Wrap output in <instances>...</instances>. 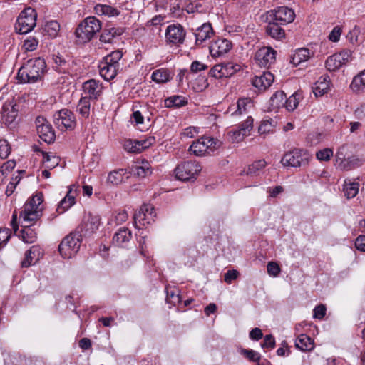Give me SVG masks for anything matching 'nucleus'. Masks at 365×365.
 <instances>
[{
	"instance_id": "62",
	"label": "nucleus",
	"mask_w": 365,
	"mask_h": 365,
	"mask_svg": "<svg viewBox=\"0 0 365 365\" xmlns=\"http://www.w3.org/2000/svg\"><path fill=\"white\" fill-rule=\"evenodd\" d=\"M275 346V339L272 335H266L264 339V342L262 344V348L273 349Z\"/></svg>"
},
{
	"instance_id": "23",
	"label": "nucleus",
	"mask_w": 365,
	"mask_h": 365,
	"mask_svg": "<svg viewBox=\"0 0 365 365\" xmlns=\"http://www.w3.org/2000/svg\"><path fill=\"white\" fill-rule=\"evenodd\" d=\"M74 188V185H71L66 195L59 202L56 209L59 213H63L76 203V191L73 190Z\"/></svg>"
},
{
	"instance_id": "20",
	"label": "nucleus",
	"mask_w": 365,
	"mask_h": 365,
	"mask_svg": "<svg viewBox=\"0 0 365 365\" xmlns=\"http://www.w3.org/2000/svg\"><path fill=\"white\" fill-rule=\"evenodd\" d=\"M232 47V43L227 39H218L214 41L209 47L210 53L212 57H219L227 53Z\"/></svg>"
},
{
	"instance_id": "30",
	"label": "nucleus",
	"mask_w": 365,
	"mask_h": 365,
	"mask_svg": "<svg viewBox=\"0 0 365 365\" xmlns=\"http://www.w3.org/2000/svg\"><path fill=\"white\" fill-rule=\"evenodd\" d=\"M295 346L302 351H309L314 349V341L309 336L300 334L295 341Z\"/></svg>"
},
{
	"instance_id": "22",
	"label": "nucleus",
	"mask_w": 365,
	"mask_h": 365,
	"mask_svg": "<svg viewBox=\"0 0 365 365\" xmlns=\"http://www.w3.org/2000/svg\"><path fill=\"white\" fill-rule=\"evenodd\" d=\"M129 178L126 170L125 169H118L110 171L106 179V183L108 185H118L121 183L125 182Z\"/></svg>"
},
{
	"instance_id": "48",
	"label": "nucleus",
	"mask_w": 365,
	"mask_h": 365,
	"mask_svg": "<svg viewBox=\"0 0 365 365\" xmlns=\"http://www.w3.org/2000/svg\"><path fill=\"white\" fill-rule=\"evenodd\" d=\"M229 140L232 143H238L242 141L245 137V133L241 132V130L237 127L232 128L227 133Z\"/></svg>"
},
{
	"instance_id": "39",
	"label": "nucleus",
	"mask_w": 365,
	"mask_h": 365,
	"mask_svg": "<svg viewBox=\"0 0 365 365\" xmlns=\"http://www.w3.org/2000/svg\"><path fill=\"white\" fill-rule=\"evenodd\" d=\"M325 66L328 71H336L339 69L343 64L341 63L340 56L335 53L327 59Z\"/></svg>"
},
{
	"instance_id": "36",
	"label": "nucleus",
	"mask_w": 365,
	"mask_h": 365,
	"mask_svg": "<svg viewBox=\"0 0 365 365\" xmlns=\"http://www.w3.org/2000/svg\"><path fill=\"white\" fill-rule=\"evenodd\" d=\"M359 185L358 182L345 180L343 191L345 196L348 198L354 197L359 192Z\"/></svg>"
},
{
	"instance_id": "11",
	"label": "nucleus",
	"mask_w": 365,
	"mask_h": 365,
	"mask_svg": "<svg viewBox=\"0 0 365 365\" xmlns=\"http://www.w3.org/2000/svg\"><path fill=\"white\" fill-rule=\"evenodd\" d=\"M101 225V218L98 215L88 213L86 215L76 232H79L82 237H89L98 229Z\"/></svg>"
},
{
	"instance_id": "33",
	"label": "nucleus",
	"mask_w": 365,
	"mask_h": 365,
	"mask_svg": "<svg viewBox=\"0 0 365 365\" xmlns=\"http://www.w3.org/2000/svg\"><path fill=\"white\" fill-rule=\"evenodd\" d=\"M309 54L310 53L308 48H299L292 56L291 63L296 66H299L302 63L307 61L309 58Z\"/></svg>"
},
{
	"instance_id": "40",
	"label": "nucleus",
	"mask_w": 365,
	"mask_h": 365,
	"mask_svg": "<svg viewBox=\"0 0 365 365\" xmlns=\"http://www.w3.org/2000/svg\"><path fill=\"white\" fill-rule=\"evenodd\" d=\"M187 101L182 96H173L165 100V105L168 108L181 107L187 104Z\"/></svg>"
},
{
	"instance_id": "58",
	"label": "nucleus",
	"mask_w": 365,
	"mask_h": 365,
	"mask_svg": "<svg viewBox=\"0 0 365 365\" xmlns=\"http://www.w3.org/2000/svg\"><path fill=\"white\" fill-rule=\"evenodd\" d=\"M11 237V230L9 228L0 229V247L5 245Z\"/></svg>"
},
{
	"instance_id": "4",
	"label": "nucleus",
	"mask_w": 365,
	"mask_h": 365,
	"mask_svg": "<svg viewBox=\"0 0 365 365\" xmlns=\"http://www.w3.org/2000/svg\"><path fill=\"white\" fill-rule=\"evenodd\" d=\"M101 23L94 16L86 18L77 27L76 36L80 43L90 41L101 29Z\"/></svg>"
},
{
	"instance_id": "42",
	"label": "nucleus",
	"mask_w": 365,
	"mask_h": 365,
	"mask_svg": "<svg viewBox=\"0 0 365 365\" xmlns=\"http://www.w3.org/2000/svg\"><path fill=\"white\" fill-rule=\"evenodd\" d=\"M267 163L264 160L255 161L250 165L247 170V174L250 175H259V172L265 168Z\"/></svg>"
},
{
	"instance_id": "31",
	"label": "nucleus",
	"mask_w": 365,
	"mask_h": 365,
	"mask_svg": "<svg viewBox=\"0 0 365 365\" xmlns=\"http://www.w3.org/2000/svg\"><path fill=\"white\" fill-rule=\"evenodd\" d=\"M37 132L40 138L45 142L51 143L55 139V134L51 125L48 123L45 125L38 128Z\"/></svg>"
},
{
	"instance_id": "12",
	"label": "nucleus",
	"mask_w": 365,
	"mask_h": 365,
	"mask_svg": "<svg viewBox=\"0 0 365 365\" xmlns=\"http://www.w3.org/2000/svg\"><path fill=\"white\" fill-rule=\"evenodd\" d=\"M294 11L287 6H279L267 13V19L277 21L280 25L289 24L294 20Z\"/></svg>"
},
{
	"instance_id": "1",
	"label": "nucleus",
	"mask_w": 365,
	"mask_h": 365,
	"mask_svg": "<svg viewBox=\"0 0 365 365\" xmlns=\"http://www.w3.org/2000/svg\"><path fill=\"white\" fill-rule=\"evenodd\" d=\"M43 201L42 193H36L24 204L20 213V218L22 220L21 237L26 243L31 244L36 240L37 233L31 226L40 220L43 215Z\"/></svg>"
},
{
	"instance_id": "6",
	"label": "nucleus",
	"mask_w": 365,
	"mask_h": 365,
	"mask_svg": "<svg viewBox=\"0 0 365 365\" xmlns=\"http://www.w3.org/2000/svg\"><path fill=\"white\" fill-rule=\"evenodd\" d=\"M221 144L222 143L216 138L210 136H202L192 143L189 150L197 156L210 155L218 149Z\"/></svg>"
},
{
	"instance_id": "37",
	"label": "nucleus",
	"mask_w": 365,
	"mask_h": 365,
	"mask_svg": "<svg viewBox=\"0 0 365 365\" xmlns=\"http://www.w3.org/2000/svg\"><path fill=\"white\" fill-rule=\"evenodd\" d=\"M135 175L140 178H145L152 174V170L148 162L143 161L140 165H136L133 168Z\"/></svg>"
},
{
	"instance_id": "13",
	"label": "nucleus",
	"mask_w": 365,
	"mask_h": 365,
	"mask_svg": "<svg viewBox=\"0 0 365 365\" xmlns=\"http://www.w3.org/2000/svg\"><path fill=\"white\" fill-rule=\"evenodd\" d=\"M351 146L348 145H344L339 148L336 153V157L338 159L341 160V163L339 166L341 169L349 170L354 169L355 168L359 167L362 165L363 160L358 158L357 156L352 155L348 156L347 151Z\"/></svg>"
},
{
	"instance_id": "63",
	"label": "nucleus",
	"mask_w": 365,
	"mask_h": 365,
	"mask_svg": "<svg viewBox=\"0 0 365 365\" xmlns=\"http://www.w3.org/2000/svg\"><path fill=\"white\" fill-rule=\"evenodd\" d=\"M267 272L270 275L277 276L280 272L279 266L273 262H269L267 264Z\"/></svg>"
},
{
	"instance_id": "64",
	"label": "nucleus",
	"mask_w": 365,
	"mask_h": 365,
	"mask_svg": "<svg viewBox=\"0 0 365 365\" xmlns=\"http://www.w3.org/2000/svg\"><path fill=\"white\" fill-rule=\"evenodd\" d=\"M327 365H349L348 363L341 358L330 357L327 359Z\"/></svg>"
},
{
	"instance_id": "28",
	"label": "nucleus",
	"mask_w": 365,
	"mask_h": 365,
	"mask_svg": "<svg viewBox=\"0 0 365 365\" xmlns=\"http://www.w3.org/2000/svg\"><path fill=\"white\" fill-rule=\"evenodd\" d=\"M131 237V231L126 227H122L115 233L113 242L118 246H123L124 243L130 241Z\"/></svg>"
},
{
	"instance_id": "19",
	"label": "nucleus",
	"mask_w": 365,
	"mask_h": 365,
	"mask_svg": "<svg viewBox=\"0 0 365 365\" xmlns=\"http://www.w3.org/2000/svg\"><path fill=\"white\" fill-rule=\"evenodd\" d=\"M83 89L90 100H97L103 93V86L99 81L90 79L83 83Z\"/></svg>"
},
{
	"instance_id": "17",
	"label": "nucleus",
	"mask_w": 365,
	"mask_h": 365,
	"mask_svg": "<svg viewBox=\"0 0 365 365\" xmlns=\"http://www.w3.org/2000/svg\"><path fill=\"white\" fill-rule=\"evenodd\" d=\"M186 33L183 27L180 25H169L165 31V39L167 43L178 46L184 42Z\"/></svg>"
},
{
	"instance_id": "59",
	"label": "nucleus",
	"mask_w": 365,
	"mask_h": 365,
	"mask_svg": "<svg viewBox=\"0 0 365 365\" xmlns=\"http://www.w3.org/2000/svg\"><path fill=\"white\" fill-rule=\"evenodd\" d=\"M341 28L339 26H335L329 35V39L332 42H337L341 34Z\"/></svg>"
},
{
	"instance_id": "35",
	"label": "nucleus",
	"mask_w": 365,
	"mask_h": 365,
	"mask_svg": "<svg viewBox=\"0 0 365 365\" xmlns=\"http://www.w3.org/2000/svg\"><path fill=\"white\" fill-rule=\"evenodd\" d=\"M350 88L354 92L364 91L365 88V69L353 78Z\"/></svg>"
},
{
	"instance_id": "49",
	"label": "nucleus",
	"mask_w": 365,
	"mask_h": 365,
	"mask_svg": "<svg viewBox=\"0 0 365 365\" xmlns=\"http://www.w3.org/2000/svg\"><path fill=\"white\" fill-rule=\"evenodd\" d=\"M141 144L138 141H133L132 140H127L125 141L123 147L125 150L129 153L140 152Z\"/></svg>"
},
{
	"instance_id": "7",
	"label": "nucleus",
	"mask_w": 365,
	"mask_h": 365,
	"mask_svg": "<svg viewBox=\"0 0 365 365\" xmlns=\"http://www.w3.org/2000/svg\"><path fill=\"white\" fill-rule=\"evenodd\" d=\"M311 158L310 154L300 148H294L284 154L281 163L283 166L302 167L308 165Z\"/></svg>"
},
{
	"instance_id": "51",
	"label": "nucleus",
	"mask_w": 365,
	"mask_h": 365,
	"mask_svg": "<svg viewBox=\"0 0 365 365\" xmlns=\"http://www.w3.org/2000/svg\"><path fill=\"white\" fill-rule=\"evenodd\" d=\"M241 354L248 360L257 362L259 361L261 359V355L259 353L252 350V349H242L241 351Z\"/></svg>"
},
{
	"instance_id": "61",
	"label": "nucleus",
	"mask_w": 365,
	"mask_h": 365,
	"mask_svg": "<svg viewBox=\"0 0 365 365\" xmlns=\"http://www.w3.org/2000/svg\"><path fill=\"white\" fill-rule=\"evenodd\" d=\"M198 132H199L198 128L190 126V127H187L185 129H184L183 131L182 132L181 135L184 138H194L195 135L197 133H198Z\"/></svg>"
},
{
	"instance_id": "21",
	"label": "nucleus",
	"mask_w": 365,
	"mask_h": 365,
	"mask_svg": "<svg viewBox=\"0 0 365 365\" xmlns=\"http://www.w3.org/2000/svg\"><path fill=\"white\" fill-rule=\"evenodd\" d=\"M274 76L270 72H263L259 76H255L252 80V84L260 91L267 90L273 83Z\"/></svg>"
},
{
	"instance_id": "57",
	"label": "nucleus",
	"mask_w": 365,
	"mask_h": 365,
	"mask_svg": "<svg viewBox=\"0 0 365 365\" xmlns=\"http://www.w3.org/2000/svg\"><path fill=\"white\" fill-rule=\"evenodd\" d=\"M16 166V161L9 160L5 162L0 169V178L12 170Z\"/></svg>"
},
{
	"instance_id": "38",
	"label": "nucleus",
	"mask_w": 365,
	"mask_h": 365,
	"mask_svg": "<svg viewBox=\"0 0 365 365\" xmlns=\"http://www.w3.org/2000/svg\"><path fill=\"white\" fill-rule=\"evenodd\" d=\"M39 252V249L36 246H32L25 253L24 259L21 262L22 267H28L33 263V260L36 258L37 254Z\"/></svg>"
},
{
	"instance_id": "5",
	"label": "nucleus",
	"mask_w": 365,
	"mask_h": 365,
	"mask_svg": "<svg viewBox=\"0 0 365 365\" xmlns=\"http://www.w3.org/2000/svg\"><path fill=\"white\" fill-rule=\"evenodd\" d=\"M83 237L75 231L66 235L58 246L61 255L65 259L71 258L78 251Z\"/></svg>"
},
{
	"instance_id": "43",
	"label": "nucleus",
	"mask_w": 365,
	"mask_h": 365,
	"mask_svg": "<svg viewBox=\"0 0 365 365\" xmlns=\"http://www.w3.org/2000/svg\"><path fill=\"white\" fill-rule=\"evenodd\" d=\"M60 31V24L56 21H50L45 24L44 31L51 37L57 36Z\"/></svg>"
},
{
	"instance_id": "16",
	"label": "nucleus",
	"mask_w": 365,
	"mask_h": 365,
	"mask_svg": "<svg viewBox=\"0 0 365 365\" xmlns=\"http://www.w3.org/2000/svg\"><path fill=\"white\" fill-rule=\"evenodd\" d=\"M155 217L156 213L153 205L144 204L140 207L139 211L134 214V224L136 227L140 228L138 223L143 226L150 225L155 221Z\"/></svg>"
},
{
	"instance_id": "27",
	"label": "nucleus",
	"mask_w": 365,
	"mask_h": 365,
	"mask_svg": "<svg viewBox=\"0 0 365 365\" xmlns=\"http://www.w3.org/2000/svg\"><path fill=\"white\" fill-rule=\"evenodd\" d=\"M124 30L120 27H106L100 36V41L103 43H111L113 39L120 36Z\"/></svg>"
},
{
	"instance_id": "32",
	"label": "nucleus",
	"mask_w": 365,
	"mask_h": 365,
	"mask_svg": "<svg viewBox=\"0 0 365 365\" xmlns=\"http://www.w3.org/2000/svg\"><path fill=\"white\" fill-rule=\"evenodd\" d=\"M330 82L327 78L321 77L315 83L313 92L316 96H322L328 92Z\"/></svg>"
},
{
	"instance_id": "46",
	"label": "nucleus",
	"mask_w": 365,
	"mask_h": 365,
	"mask_svg": "<svg viewBox=\"0 0 365 365\" xmlns=\"http://www.w3.org/2000/svg\"><path fill=\"white\" fill-rule=\"evenodd\" d=\"M300 98V95L297 93H294L289 96V98L285 99L284 106L289 111L294 110L298 106Z\"/></svg>"
},
{
	"instance_id": "15",
	"label": "nucleus",
	"mask_w": 365,
	"mask_h": 365,
	"mask_svg": "<svg viewBox=\"0 0 365 365\" xmlns=\"http://www.w3.org/2000/svg\"><path fill=\"white\" fill-rule=\"evenodd\" d=\"M54 123L61 130L73 129L76 125V117L68 109H62L54 114Z\"/></svg>"
},
{
	"instance_id": "14",
	"label": "nucleus",
	"mask_w": 365,
	"mask_h": 365,
	"mask_svg": "<svg viewBox=\"0 0 365 365\" xmlns=\"http://www.w3.org/2000/svg\"><path fill=\"white\" fill-rule=\"evenodd\" d=\"M241 66L230 62L222 63L214 66L209 73L215 78H229L240 71Z\"/></svg>"
},
{
	"instance_id": "55",
	"label": "nucleus",
	"mask_w": 365,
	"mask_h": 365,
	"mask_svg": "<svg viewBox=\"0 0 365 365\" xmlns=\"http://www.w3.org/2000/svg\"><path fill=\"white\" fill-rule=\"evenodd\" d=\"M333 155V150L330 148H324L317 152L316 157L320 161H328Z\"/></svg>"
},
{
	"instance_id": "50",
	"label": "nucleus",
	"mask_w": 365,
	"mask_h": 365,
	"mask_svg": "<svg viewBox=\"0 0 365 365\" xmlns=\"http://www.w3.org/2000/svg\"><path fill=\"white\" fill-rule=\"evenodd\" d=\"M272 119H266L262 121L259 127L260 134H266L273 131L274 125L272 124Z\"/></svg>"
},
{
	"instance_id": "45",
	"label": "nucleus",
	"mask_w": 365,
	"mask_h": 365,
	"mask_svg": "<svg viewBox=\"0 0 365 365\" xmlns=\"http://www.w3.org/2000/svg\"><path fill=\"white\" fill-rule=\"evenodd\" d=\"M54 66L53 68L59 73H66L68 69V63L67 61L59 56L53 57Z\"/></svg>"
},
{
	"instance_id": "10",
	"label": "nucleus",
	"mask_w": 365,
	"mask_h": 365,
	"mask_svg": "<svg viewBox=\"0 0 365 365\" xmlns=\"http://www.w3.org/2000/svg\"><path fill=\"white\" fill-rule=\"evenodd\" d=\"M19 106L13 101H6L2 106L1 122L6 126L13 128L18 123Z\"/></svg>"
},
{
	"instance_id": "2",
	"label": "nucleus",
	"mask_w": 365,
	"mask_h": 365,
	"mask_svg": "<svg viewBox=\"0 0 365 365\" xmlns=\"http://www.w3.org/2000/svg\"><path fill=\"white\" fill-rule=\"evenodd\" d=\"M46 68V64L43 58H31L19 69L18 78L21 83H35L41 79Z\"/></svg>"
},
{
	"instance_id": "18",
	"label": "nucleus",
	"mask_w": 365,
	"mask_h": 365,
	"mask_svg": "<svg viewBox=\"0 0 365 365\" xmlns=\"http://www.w3.org/2000/svg\"><path fill=\"white\" fill-rule=\"evenodd\" d=\"M276 52L271 48L259 49L255 56L256 63L261 68H269L275 61Z\"/></svg>"
},
{
	"instance_id": "52",
	"label": "nucleus",
	"mask_w": 365,
	"mask_h": 365,
	"mask_svg": "<svg viewBox=\"0 0 365 365\" xmlns=\"http://www.w3.org/2000/svg\"><path fill=\"white\" fill-rule=\"evenodd\" d=\"M11 150L9 142L5 139L0 138V158L6 159L10 154Z\"/></svg>"
},
{
	"instance_id": "26",
	"label": "nucleus",
	"mask_w": 365,
	"mask_h": 365,
	"mask_svg": "<svg viewBox=\"0 0 365 365\" xmlns=\"http://www.w3.org/2000/svg\"><path fill=\"white\" fill-rule=\"evenodd\" d=\"M212 34L213 31L210 24H202L195 32L196 44L201 45L206 39L210 38Z\"/></svg>"
},
{
	"instance_id": "24",
	"label": "nucleus",
	"mask_w": 365,
	"mask_h": 365,
	"mask_svg": "<svg viewBox=\"0 0 365 365\" xmlns=\"http://www.w3.org/2000/svg\"><path fill=\"white\" fill-rule=\"evenodd\" d=\"M269 21L268 24L266 27L267 34L272 38L277 40H281L285 37V31L281 27L279 23L267 19Z\"/></svg>"
},
{
	"instance_id": "29",
	"label": "nucleus",
	"mask_w": 365,
	"mask_h": 365,
	"mask_svg": "<svg viewBox=\"0 0 365 365\" xmlns=\"http://www.w3.org/2000/svg\"><path fill=\"white\" fill-rule=\"evenodd\" d=\"M95 13L99 16H106L108 17L118 16L120 11L107 4H97L94 7Z\"/></svg>"
},
{
	"instance_id": "9",
	"label": "nucleus",
	"mask_w": 365,
	"mask_h": 365,
	"mask_svg": "<svg viewBox=\"0 0 365 365\" xmlns=\"http://www.w3.org/2000/svg\"><path fill=\"white\" fill-rule=\"evenodd\" d=\"M202 168L195 161H187L180 163L175 169L176 178L182 181L196 179Z\"/></svg>"
},
{
	"instance_id": "44",
	"label": "nucleus",
	"mask_w": 365,
	"mask_h": 365,
	"mask_svg": "<svg viewBox=\"0 0 365 365\" xmlns=\"http://www.w3.org/2000/svg\"><path fill=\"white\" fill-rule=\"evenodd\" d=\"M286 95L283 91H279L271 97V104L274 108H280L284 106Z\"/></svg>"
},
{
	"instance_id": "47",
	"label": "nucleus",
	"mask_w": 365,
	"mask_h": 365,
	"mask_svg": "<svg viewBox=\"0 0 365 365\" xmlns=\"http://www.w3.org/2000/svg\"><path fill=\"white\" fill-rule=\"evenodd\" d=\"M361 29L358 26H355L346 36L347 39L351 43H357L363 41L364 37L360 36Z\"/></svg>"
},
{
	"instance_id": "25",
	"label": "nucleus",
	"mask_w": 365,
	"mask_h": 365,
	"mask_svg": "<svg viewBox=\"0 0 365 365\" xmlns=\"http://www.w3.org/2000/svg\"><path fill=\"white\" fill-rule=\"evenodd\" d=\"M91 101L87 96L81 97L76 106V112L82 120L88 119L90 116Z\"/></svg>"
},
{
	"instance_id": "54",
	"label": "nucleus",
	"mask_w": 365,
	"mask_h": 365,
	"mask_svg": "<svg viewBox=\"0 0 365 365\" xmlns=\"http://www.w3.org/2000/svg\"><path fill=\"white\" fill-rule=\"evenodd\" d=\"M252 103L251 100L248 98H240L236 103L238 114L242 115L247 112V107Z\"/></svg>"
},
{
	"instance_id": "8",
	"label": "nucleus",
	"mask_w": 365,
	"mask_h": 365,
	"mask_svg": "<svg viewBox=\"0 0 365 365\" xmlns=\"http://www.w3.org/2000/svg\"><path fill=\"white\" fill-rule=\"evenodd\" d=\"M37 14L35 9L28 7L22 11L16 21V30L26 34L31 31L36 25Z\"/></svg>"
},
{
	"instance_id": "56",
	"label": "nucleus",
	"mask_w": 365,
	"mask_h": 365,
	"mask_svg": "<svg viewBox=\"0 0 365 365\" xmlns=\"http://www.w3.org/2000/svg\"><path fill=\"white\" fill-rule=\"evenodd\" d=\"M253 127V119L252 117H248L238 128L241 132L245 133V136L247 135Z\"/></svg>"
},
{
	"instance_id": "60",
	"label": "nucleus",
	"mask_w": 365,
	"mask_h": 365,
	"mask_svg": "<svg viewBox=\"0 0 365 365\" xmlns=\"http://www.w3.org/2000/svg\"><path fill=\"white\" fill-rule=\"evenodd\" d=\"M239 276V272L237 270H228L224 275V280L227 284H231L233 280H235Z\"/></svg>"
},
{
	"instance_id": "34",
	"label": "nucleus",
	"mask_w": 365,
	"mask_h": 365,
	"mask_svg": "<svg viewBox=\"0 0 365 365\" xmlns=\"http://www.w3.org/2000/svg\"><path fill=\"white\" fill-rule=\"evenodd\" d=\"M151 78L158 83H165L170 81L172 78L170 73L167 69L160 68L155 70L153 73Z\"/></svg>"
},
{
	"instance_id": "41",
	"label": "nucleus",
	"mask_w": 365,
	"mask_h": 365,
	"mask_svg": "<svg viewBox=\"0 0 365 365\" xmlns=\"http://www.w3.org/2000/svg\"><path fill=\"white\" fill-rule=\"evenodd\" d=\"M43 155V162L47 169H53L59 163V158L54 155H50L48 153L41 151Z\"/></svg>"
},
{
	"instance_id": "53",
	"label": "nucleus",
	"mask_w": 365,
	"mask_h": 365,
	"mask_svg": "<svg viewBox=\"0 0 365 365\" xmlns=\"http://www.w3.org/2000/svg\"><path fill=\"white\" fill-rule=\"evenodd\" d=\"M185 11L189 14L202 13L205 10L202 5L199 1L190 2L186 5Z\"/></svg>"
},
{
	"instance_id": "3",
	"label": "nucleus",
	"mask_w": 365,
	"mask_h": 365,
	"mask_svg": "<svg viewBox=\"0 0 365 365\" xmlns=\"http://www.w3.org/2000/svg\"><path fill=\"white\" fill-rule=\"evenodd\" d=\"M122 56V52L118 50L104 57L98 66L101 76L106 81L113 79L120 69L119 61Z\"/></svg>"
}]
</instances>
